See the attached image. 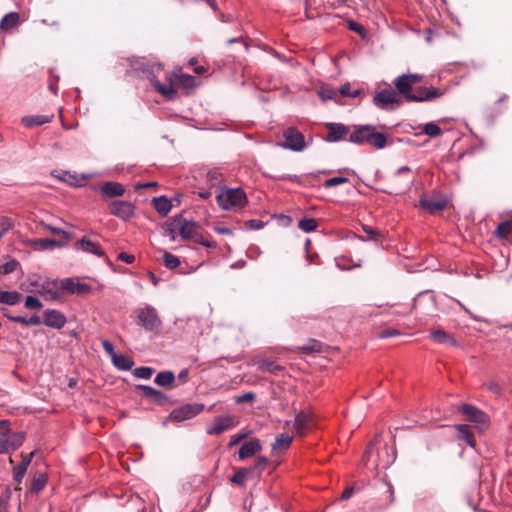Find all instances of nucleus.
<instances>
[{
	"label": "nucleus",
	"instance_id": "obj_1",
	"mask_svg": "<svg viewBox=\"0 0 512 512\" xmlns=\"http://www.w3.org/2000/svg\"><path fill=\"white\" fill-rule=\"evenodd\" d=\"M132 68L141 73V77L149 80L153 88L168 100L176 95L171 81L168 79L163 66L146 58H137L132 62Z\"/></svg>",
	"mask_w": 512,
	"mask_h": 512
},
{
	"label": "nucleus",
	"instance_id": "obj_2",
	"mask_svg": "<svg viewBox=\"0 0 512 512\" xmlns=\"http://www.w3.org/2000/svg\"><path fill=\"white\" fill-rule=\"evenodd\" d=\"M348 141L357 145L368 144L375 149H383L387 146L386 134L378 132L376 127L370 124L356 128L349 134Z\"/></svg>",
	"mask_w": 512,
	"mask_h": 512
},
{
	"label": "nucleus",
	"instance_id": "obj_3",
	"mask_svg": "<svg viewBox=\"0 0 512 512\" xmlns=\"http://www.w3.org/2000/svg\"><path fill=\"white\" fill-rule=\"evenodd\" d=\"M176 230H178L181 240L192 241L207 248H215L217 245L215 241L202 232L201 226H167L165 235L168 236L171 241H175L177 239Z\"/></svg>",
	"mask_w": 512,
	"mask_h": 512
},
{
	"label": "nucleus",
	"instance_id": "obj_4",
	"mask_svg": "<svg viewBox=\"0 0 512 512\" xmlns=\"http://www.w3.org/2000/svg\"><path fill=\"white\" fill-rule=\"evenodd\" d=\"M30 292L39 293L46 301H62L64 298V289L62 288V280L46 278L42 281L31 280Z\"/></svg>",
	"mask_w": 512,
	"mask_h": 512
},
{
	"label": "nucleus",
	"instance_id": "obj_5",
	"mask_svg": "<svg viewBox=\"0 0 512 512\" xmlns=\"http://www.w3.org/2000/svg\"><path fill=\"white\" fill-rule=\"evenodd\" d=\"M216 201L223 210L241 207L246 202V194L241 188H217Z\"/></svg>",
	"mask_w": 512,
	"mask_h": 512
},
{
	"label": "nucleus",
	"instance_id": "obj_6",
	"mask_svg": "<svg viewBox=\"0 0 512 512\" xmlns=\"http://www.w3.org/2000/svg\"><path fill=\"white\" fill-rule=\"evenodd\" d=\"M136 323L143 327L146 331H157L162 325V321L158 316L156 309L151 305L138 308L135 311Z\"/></svg>",
	"mask_w": 512,
	"mask_h": 512
},
{
	"label": "nucleus",
	"instance_id": "obj_7",
	"mask_svg": "<svg viewBox=\"0 0 512 512\" xmlns=\"http://www.w3.org/2000/svg\"><path fill=\"white\" fill-rule=\"evenodd\" d=\"M373 104L380 110L394 111L400 106L398 94L393 89H382L377 92L373 99Z\"/></svg>",
	"mask_w": 512,
	"mask_h": 512
},
{
	"label": "nucleus",
	"instance_id": "obj_8",
	"mask_svg": "<svg viewBox=\"0 0 512 512\" xmlns=\"http://www.w3.org/2000/svg\"><path fill=\"white\" fill-rule=\"evenodd\" d=\"M99 239L100 237L95 233L84 235L82 238L76 241L75 248L85 253L93 254L100 258L105 257L106 260L109 262V258L106 257L105 252L101 247Z\"/></svg>",
	"mask_w": 512,
	"mask_h": 512
},
{
	"label": "nucleus",
	"instance_id": "obj_9",
	"mask_svg": "<svg viewBox=\"0 0 512 512\" xmlns=\"http://www.w3.org/2000/svg\"><path fill=\"white\" fill-rule=\"evenodd\" d=\"M283 138L285 141L281 144V147L285 149L301 152L307 147L304 135L294 127L285 129Z\"/></svg>",
	"mask_w": 512,
	"mask_h": 512
},
{
	"label": "nucleus",
	"instance_id": "obj_10",
	"mask_svg": "<svg viewBox=\"0 0 512 512\" xmlns=\"http://www.w3.org/2000/svg\"><path fill=\"white\" fill-rule=\"evenodd\" d=\"M204 410V404L201 403H189L182 405L181 407L175 408L169 414V420L173 422H182L190 420L195 416L199 415Z\"/></svg>",
	"mask_w": 512,
	"mask_h": 512
},
{
	"label": "nucleus",
	"instance_id": "obj_11",
	"mask_svg": "<svg viewBox=\"0 0 512 512\" xmlns=\"http://www.w3.org/2000/svg\"><path fill=\"white\" fill-rule=\"evenodd\" d=\"M414 181L415 178L412 175V169L409 166L405 165L398 168L392 177V182L395 185L393 192L401 193L409 190Z\"/></svg>",
	"mask_w": 512,
	"mask_h": 512
},
{
	"label": "nucleus",
	"instance_id": "obj_12",
	"mask_svg": "<svg viewBox=\"0 0 512 512\" xmlns=\"http://www.w3.org/2000/svg\"><path fill=\"white\" fill-rule=\"evenodd\" d=\"M25 440V433H0V454L11 453L17 450Z\"/></svg>",
	"mask_w": 512,
	"mask_h": 512
},
{
	"label": "nucleus",
	"instance_id": "obj_13",
	"mask_svg": "<svg viewBox=\"0 0 512 512\" xmlns=\"http://www.w3.org/2000/svg\"><path fill=\"white\" fill-rule=\"evenodd\" d=\"M62 288L64 294L71 295H87L92 292V286L87 283L80 282L77 278L67 277L62 279Z\"/></svg>",
	"mask_w": 512,
	"mask_h": 512
},
{
	"label": "nucleus",
	"instance_id": "obj_14",
	"mask_svg": "<svg viewBox=\"0 0 512 512\" xmlns=\"http://www.w3.org/2000/svg\"><path fill=\"white\" fill-rule=\"evenodd\" d=\"M420 204L425 210L430 213H435L445 208L447 199L440 193H433L431 196L422 197Z\"/></svg>",
	"mask_w": 512,
	"mask_h": 512
},
{
	"label": "nucleus",
	"instance_id": "obj_15",
	"mask_svg": "<svg viewBox=\"0 0 512 512\" xmlns=\"http://www.w3.org/2000/svg\"><path fill=\"white\" fill-rule=\"evenodd\" d=\"M109 211L120 220L128 221L134 215L135 207L127 201H114L110 204Z\"/></svg>",
	"mask_w": 512,
	"mask_h": 512
},
{
	"label": "nucleus",
	"instance_id": "obj_16",
	"mask_svg": "<svg viewBox=\"0 0 512 512\" xmlns=\"http://www.w3.org/2000/svg\"><path fill=\"white\" fill-rule=\"evenodd\" d=\"M470 421L479 424L482 427H487L489 424V418L486 413L478 409L477 407L464 404L459 409Z\"/></svg>",
	"mask_w": 512,
	"mask_h": 512
},
{
	"label": "nucleus",
	"instance_id": "obj_17",
	"mask_svg": "<svg viewBox=\"0 0 512 512\" xmlns=\"http://www.w3.org/2000/svg\"><path fill=\"white\" fill-rule=\"evenodd\" d=\"M326 127L328 129L326 141L330 143L346 140V136L349 134L350 131L348 126L341 123L329 122L326 123Z\"/></svg>",
	"mask_w": 512,
	"mask_h": 512
},
{
	"label": "nucleus",
	"instance_id": "obj_18",
	"mask_svg": "<svg viewBox=\"0 0 512 512\" xmlns=\"http://www.w3.org/2000/svg\"><path fill=\"white\" fill-rule=\"evenodd\" d=\"M235 424L234 418L230 415L217 416L215 423L207 427L206 433L208 435H220L224 431L234 427Z\"/></svg>",
	"mask_w": 512,
	"mask_h": 512
},
{
	"label": "nucleus",
	"instance_id": "obj_19",
	"mask_svg": "<svg viewBox=\"0 0 512 512\" xmlns=\"http://www.w3.org/2000/svg\"><path fill=\"white\" fill-rule=\"evenodd\" d=\"M67 319L65 315L55 309H47L43 312L42 323L48 327L61 329L65 326Z\"/></svg>",
	"mask_w": 512,
	"mask_h": 512
},
{
	"label": "nucleus",
	"instance_id": "obj_20",
	"mask_svg": "<svg viewBox=\"0 0 512 512\" xmlns=\"http://www.w3.org/2000/svg\"><path fill=\"white\" fill-rule=\"evenodd\" d=\"M136 391L140 392L141 395L150 400L151 402L164 405L168 401V396L163 392L156 390L155 388L148 385H137Z\"/></svg>",
	"mask_w": 512,
	"mask_h": 512
},
{
	"label": "nucleus",
	"instance_id": "obj_21",
	"mask_svg": "<svg viewBox=\"0 0 512 512\" xmlns=\"http://www.w3.org/2000/svg\"><path fill=\"white\" fill-rule=\"evenodd\" d=\"M441 95L442 92L435 87H419L414 91L413 95L410 96L409 102H429L439 98Z\"/></svg>",
	"mask_w": 512,
	"mask_h": 512
},
{
	"label": "nucleus",
	"instance_id": "obj_22",
	"mask_svg": "<svg viewBox=\"0 0 512 512\" xmlns=\"http://www.w3.org/2000/svg\"><path fill=\"white\" fill-rule=\"evenodd\" d=\"M396 459L395 452L388 445H384L378 451V459L372 462L374 468L386 469L394 463Z\"/></svg>",
	"mask_w": 512,
	"mask_h": 512
},
{
	"label": "nucleus",
	"instance_id": "obj_23",
	"mask_svg": "<svg viewBox=\"0 0 512 512\" xmlns=\"http://www.w3.org/2000/svg\"><path fill=\"white\" fill-rule=\"evenodd\" d=\"M312 423V414L309 411L302 410L296 415L293 427L297 434L303 437L306 430L312 425Z\"/></svg>",
	"mask_w": 512,
	"mask_h": 512
},
{
	"label": "nucleus",
	"instance_id": "obj_24",
	"mask_svg": "<svg viewBox=\"0 0 512 512\" xmlns=\"http://www.w3.org/2000/svg\"><path fill=\"white\" fill-rule=\"evenodd\" d=\"M394 86L397 93L403 96L407 101H410V96L414 93V84L407 79L406 74H402L395 78Z\"/></svg>",
	"mask_w": 512,
	"mask_h": 512
},
{
	"label": "nucleus",
	"instance_id": "obj_25",
	"mask_svg": "<svg viewBox=\"0 0 512 512\" xmlns=\"http://www.w3.org/2000/svg\"><path fill=\"white\" fill-rule=\"evenodd\" d=\"M262 446L260 444L259 439L254 438L244 442L238 452L239 459L244 460L249 457L254 456L256 453L260 452Z\"/></svg>",
	"mask_w": 512,
	"mask_h": 512
},
{
	"label": "nucleus",
	"instance_id": "obj_26",
	"mask_svg": "<svg viewBox=\"0 0 512 512\" xmlns=\"http://www.w3.org/2000/svg\"><path fill=\"white\" fill-rule=\"evenodd\" d=\"M101 192L108 198L122 196L125 192L124 186L118 182H106L101 187Z\"/></svg>",
	"mask_w": 512,
	"mask_h": 512
},
{
	"label": "nucleus",
	"instance_id": "obj_27",
	"mask_svg": "<svg viewBox=\"0 0 512 512\" xmlns=\"http://www.w3.org/2000/svg\"><path fill=\"white\" fill-rule=\"evenodd\" d=\"M430 338L438 344H445L452 347L457 346L454 337L441 329L431 331Z\"/></svg>",
	"mask_w": 512,
	"mask_h": 512
},
{
	"label": "nucleus",
	"instance_id": "obj_28",
	"mask_svg": "<svg viewBox=\"0 0 512 512\" xmlns=\"http://www.w3.org/2000/svg\"><path fill=\"white\" fill-rule=\"evenodd\" d=\"M293 441V436H290L287 433H282L278 437H276L274 443L272 444V452L273 454H280L282 451L287 450Z\"/></svg>",
	"mask_w": 512,
	"mask_h": 512
},
{
	"label": "nucleus",
	"instance_id": "obj_29",
	"mask_svg": "<svg viewBox=\"0 0 512 512\" xmlns=\"http://www.w3.org/2000/svg\"><path fill=\"white\" fill-rule=\"evenodd\" d=\"M258 369L263 372H269L274 375H278L284 371V367L278 365L272 359H262L257 362Z\"/></svg>",
	"mask_w": 512,
	"mask_h": 512
},
{
	"label": "nucleus",
	"instance_id": "obj_30",
	"mask_svg": "<svg viewBox=\"0 0 512 512\" xmlns=\"http://www.w3.org/2000/svg\"><path fill=\"white\" fill-rule=\"evenodd\" d=\"M255 472V467H245L236 470L235 474L231 477L230 481L234 484L244 486L247 479Z\"/></svg>",
	"mask_w": 512,
	"mask_h": 512
},
{
	"label": "nucleus",
	"instance_id": "obj_31",
	"mask_svg": "<svg viewBox=\"0 0 512 512\" xmlns=\"http://www.w3.org/2000/svg\"><path fill=\"white\" fill-rule=\"evenodd\" d=\"M455 428L458 432L457 439L463 440L470 447H475V440L471 432L470 426L466 424H456Z\"/></svg>",
	"mask_w": 512,
	"mask_h": 512
},
{
	"label": "nucleus",
	"instance_id": "obj_32",
	"mask_svg": "<svg viewBox=\"0 0 512 512\" xmlns=\"http://www.w3.org/2000/svg\"><path fill=\"white\" fill-rule=\"evenodd\" d=\"M152 204L161 216H166L172 207L171 201L165 196L154 197L152 199Z\"/></svg>",
	"mask_w": 512,
	"mask_h": 512
},
{
	"label": "nucleus",
	"instance_id": "obj_33",
	"mask_svg": "<svg viewBox=\"0 0 512 512\" xmlns=\"http://www.w3.org/2000/svg\"><path fill=\"white\" fill-rule=\"evenodd\" d=\"M111 360L115 367L123 371L130 370L134 365L132 358L123 354L113 353Z\"/></svg>",
	"mask_w": 512,
	"mask_h": 512
},
{
	"label": "nucleus",
	"instance_id": "obj_34",
	"mask_svg": "<svg viewBox=\"0 0 512 512\" xmlns=\"http://www.w3.org/2000/svg\"><path fill=\"white\" fill-rule=\"evenodd\" d=\"M20 16L17 12L7 13L0 21V29L7 32L18 25Z\"/></svg>",
	"mask_w": 512,
	"mask_h": 512
},
{
	"label": "nucleus",
	"instance_id": "obj_35",
	"mask_svg": "<svg viewBox=\"0 0 512 512\" xmlns=\"http://www.w3.org/2000/svg\"><path fill=\"white\" fill-rule=\"evenodd\" d=\"M52 119V116L47 115H33V116H25L21 119L22 124L25 127H33L40 126L46 123H49Z\"/></svg>",
	"mask_w": 512,
	"mask_h": 512
},
{
	"label": "nucleus",
	"instance_id": "obj_36",
	"mask_svg": "<svg viewBox=\"0 0 512 512\" xmlns=\"http://www.w3.org/2000/svg\"><path fill=\"white\" fill-rule=\"evenodd\" d=\"M22 295L17 291L0 290V303L6 305H16L20 302Z\"/></svg>",
	"mask_w": 512,
	"mask_h": 512
},
{
	"label": "nucleus",
	"instance_id": "obj_37",
	"mask_svg": "<svg viewBox=\"0 0 512 512\" xmlns=\"http://www.w3.org/2000/svg\"><path fill=\"white\" fill-rule=\"evenodd\" d=\"M42 250H52L56 247L60 248L66 245L65 240H55L50 238L38 239L34 242Z\"/></svg>",
	"mask_w": 512,
	"mask_h": 512
},
{
	"label": "nucleus",
	"instance_id": "obj_38",
	"mask_svg": "<svg viewBox=\"0 0 512 512\" xmlns=\"http://www.w3.org/2000/svg\"><path fill=\"white\" fill-rule=\"evenodd\" d=\"M8 319L13 322L21 323L25 326H37L42 324V319L38 315H33L30 318H26L23 316H11L9 314H4Z\"/></svg>",
	"mask_w": 512,
	"mask_h": 512
},
{
	"label": "nucleus",
	"instance_id": "obj_39",
	"mask_svg": "<svg viewBox=\"0 0 512 512\" xmlns=\"http://www.w3.org/2000/svg\"><path fill=\"white\" fill-rule=\"evenodd\" d=\"M46 483H47L46 474L42 473V472L36 473L32 479L31 488H30L31 492L39 493L40 491H42L45 488Z\"/></svg>",
	"mask_w": 512,
	"mask_h": 512
},
{
	"label": "nucleus",
	"instance_id": "obj_40",
	"mask_svg": "<svg viewBox=\"0 0 512 512\" xmlns=\"http://www.w3.org/2000/svg\"><path fill=\"white\" fill-rule=\"evenodd\" d=\"M174 380H175V375L173 372L162 371L156 375L154 382L159 386L167 387V386H170L174 382Z\"/></svg>",
	"mask_w": 512,
	"mask_h": 512
},
{
	"label": "nucleus",
	"instance_id": "obj_41",
	"mask_svg": "<svg viewBox=\"0 0 512 512\" xmlns=\"http://www.w3.org/2000/svg\"><path fill=\"white\" fill-rule=\"evenodd\" d=\"M427 301L432 308L435 307V301L433 296L428 292H422L414 299V308L420 309L422 304Z\"/></svg>",
	"mask_w": 512,
	"mask_h": 512
},
{
	"label": "nucleus",
	"instance_id": "obj_42",
	"mask_svg": "<svg viewBox=\"0 0 512 512\" xmlns=\"http://www.w3.org/2000/svg\"><path fill=\"white\" fill-rule=\"evenodd\" d=\"M27 463H28V461H21V463L19 465L14 467L13 479L17 484H21L23 478L26 475V472L28 469Z\"/></svg>",
	"mask_w": 512,
	"mask_h": 512
},
{
	"label": "nucleus",
	"instance_id": "obj_43",
	"mask_svg": "<svg viewBox=\"0 0 512 512\" xmlns=\"http://www.w3.org/2000/svg\"><path fill=\"white\" fill-rule=\"evenodd\" d=\"M163 263H164L165 267L168 269H176L177 267L180 266L181 261H180L179 257H177L169 252H164Z\"/></svg>",
	"mask_w": 512,
	"mask_h": 512
},
{
	"label": "nucleus",
	"instance_id": "obj_44",
	"mask_svg": "<svg viewBox=\"0 0 512 512\" xmlns=\"http://www.w3.org/2000/svg\"><path fill=\"white\" fill-rule=\"evenodd\" d=\"M511 234L512 226H496V230L494 232L495 237L502 242L507 241Z\"/></svg>",
	"mask_w": 512,
	"mask_h": 512
},
{
	"label": "nucleus",
	"instance_id": "obj_45",
	"mask_svg": "<svg viewBox=\"0 0 512 512\" xmlns=\"http://www.w3.org/2000/svg\"><path fill=\"white\" fill-rule=\"evenodd\" d=\"M19 265L20 264L17 260L11 259V260L7 261L6 263L0 265V274L8 275L10 273H13L14 271L17 270Z\"/></svg>",
	"mask_w": 512,
	"mask_h": 512
},
{
	"label": "nucleus",
	"instance_id": "obj_46",
	"mask_svg": "<svg viewBox=\"0 0 512 512\" xmlns=\"http://www.w3.org/2000/svg\"><path fill=\"white\" fill-rule=\"evenodd\" d=\"M423 132L430 137H437L442 134L441 128L434 122H428L423 126Z\"/></svg>",
	"mask_w": 512,
	"mask_h": 512
},
{
	"label": "nucleus",
	"instance_id": "obj_47",
	"mask_svg": "<svg viewBox=\"0 0 512 512\" xmlns=\"http://www.w3.org/2000/svg\"><path fill=\"white\" fill-rule=\"evenodd\" d=\"M153 373L154 369L146 366L135 368L133 371V375L140 379H150Z\"/></svg>",
	"mask_w": 512,
	"mask_h": 512
},
{
	"label": "nucleus",
	"instance_id": "obj_48",
	"mask_svg": "<svg viewBox=\"0 0 512 512\" xmlns=\"http://www.w3.org/2000/svg\"><path fill=\"white\" fill-rule=\"evenodd\" d=\"M24 306L30 310H40L43 307L42 302L37 297L31 295L25 298Z\"/></svg>",
	"mask_w": 512,
	"mask_h": 512
},
{
	"label": "nucleus",
	"instance_id": "obj_49",
	"mask_svg": "<svg viewBox=\"0 0 512 512\" xmlns=\"http://www.w3.org/2000/svg\"><path fill=\"white\" fill-rule=\"evenodd\" d=\"M318 95L323 101H327L336 98L338 96V92L329 87H322L318 91Z\"/></svg>",
	"mask_w": 512,
	"mask_h": 512
},
{
	"label": "nucleus",
	"instance_id": "obj_50",
	"mask_svg": "<svg viewBox=\"0 0 512 512\" xmlns=\"http://www.w3.org/2000/svg\"><path fill=\"white\" fill-rule=\"evenodd\" d=\"M339 94L343 97H349V98H357L360 94V91L359 90H353L351 91L350 89V84L349 83H345L344 85L341 86L340 90H339Z\"/></svg>",
	"mask_w": 512,
	"mask_h": 512
},
{
	"label": "nucleus",
	"instance_id": "obj_51",
	"mask_svg": "<svg viewBox=\"0 0 512 512\" xmlns=\"http://www.w3.org/2000/svg\"><path fill=\"white\" fill-rule=\"evenodd\" d=\"M47 227L49 228L50 232L53 235L60 236L59 240H65L66 244L68 243V241L71 237V234L68 231L63 230L58 226H47Z\"/></svg>",
	"mask_w": 512,
	"mask_h": 512
},
{
	"label": "nucleus",
	"instance_id": "obj_52",
	"mask_svg": "<svg viewBox=\"0 0 512 512\" xmlns=\"http://www.w3.org/2000/svg\"><path fill=\"white\" fill-rule=\"evenodd\" d=\"M55 177H57L58 179H60L61 181L63 182H67L71 185H77V177L76 175H73L71 174L70 172L68 171H61L59 174L57 175H54Z\"/></svg>",
	"mask_w": 512,
	"mask_h": 512
},
{
	"label": "nucleus",
	"instance_id": "obj_53",
	"mask_svg": "<svg viewBox=\"0 0 512 512\" xmlns=\"http://www.w3.org/2000/svg\"><path fill=\"white\" fill-rule=\"evenodd\" d=\"M321 344L319 341L311 339L309 344L302 346L300 349L304 353L320 352Z\"/></svg>",
	"mask_w": 512,
	"mask_h": 512
},
{
	"label": "nucleus",
	"instance_id": "obj_54",
	"mask_svg": "<svg viewBox=\"0 0 512 512\" xmlns=\"http://www.w3.org/2000/svg\"><path fill=\"white\" fill-rule=\"evenodd\" d=\"M348 181H349V179L347 177L337 176V177H333V178L326 180L324 183V186L326 188H332V187L338 186L340 184L347 183Z\"/></svg>",
	"mask_w": 512,
	"mask_h": 512
},
{
	"label": "nucleus",
	"instance_id": "obj_55",
	"mask_svg": "<svg viewBox=\"0 0 512 512\" xmlns=\"http://www.w3.org/2000/svg\"><path fill=\"white\" fill-rule=\"evenodd\" d=\"M255 400V394L253 392H246L244 394L235 397L237 404L241 403H252Z\"/></svg>",
	"mask_w": 512,
	"mask_h": 512
},
{
	"label": "nucleus",
	"instance_id": "obj_56",
	"mask_svg": "<svg viewBox=\"0 0 512 512\" xmlns=\"http://www.w3.org/2000/svg\"><path fill=\"white\" fill-rule=\"evenodd\" d=\"M58 81H59V76L54 75L53 72L50 71V81H49L48 88L54 94L57 93V89H58L57 83H58Z\"/></svg>",
	"mask_w": 512,
	"mask_h": 512
},
{
	"label": "nucleus",
	"instance_id": "obj_57",
	"mask_svg": "<svg viewBox=\"0 0 512 512\" xmlns=\"http://www.w3.org/2000/svg\"><path fill=\"white\" fill-rule=\"evenodd\" d=\"M271 220L276 221L278 224H291L292 218L285 214L274 215Z\"/></svg>",
	"mask_w": 512,
	"mask_h": 512
},
{
	"label": "nucleus",
	"instance_id": "obj_58",
	"mask_svg": "<svg viewBox=\"0 0 512 512\" xmlns=\"http://www.w3.org/2000/svg\"><path fill=\"white\" fill-rule=\"evenodd\" d=\"M120 261H123L127 264H132L135 261V256L132 254H128L126 252H121L117 257Z\"/></svg>",
	"mask_w": 512,
	"mask_h": 512
},
{
	"label": "nucleus",
	"instance_id": "obj_59",
	"mask_svg": "<svg viewBox=\"0 0 512 512\" xmlns=\"http://www.w3.org/2000/svg\"><path fill=\"white\" fill-rule=\"evenodd\" d=\"M102 344V347L103 349L105 350V352L111 357V359L113 358V353H116L115 350H114V346L113 344L108 341V340H103L101 342Z\"/></svg>",
	"mask_w": 512,
	"mask_h": 512
},
{
	"label": "nucleus",
	"instance_id": "obj_60",
	"mask_svg": "<svg viewBox=\"0 0 512 512\" xmlns=\"http://www.w3.org/2000/svg\"><path fill=\"white\" fill-rule=\"evenodd\" d=\"M400 335V332L396 329H387L380 333L379 337L382 339Z\"/></svg>",
	"mask_w": 512,
	"mask_h": 512
},
{
	"label": "nucleus",
	"instance_id": "obj_61",
	"mask_svg": "<svg viewBox=\"0 0 512 512\" xmlns=\"http://www.w3.org/2000/svg\"><path fill=\"white\" fill-rule=\"evenodd\" d=\"M221 176V173L217 170H211L207 174L208 179L213 183L219 181L221 179Z\"/></svg>",
	"mask_w": 512,
	"mask_h": 512
},
{
	"label": "nucleus",
	"instance_id": "obj_62",
	"mask_svg": "<svg viewBox=\"0 0 512 512\" xmlns=\"http://www.w3.org/2000/svg\"><path fill=\"white\" fill-rule=\"evenodd\" d=\"M267 462L268 460L266 457H259L252 467H255V471L258 469L262 470L266 466Z\"/></svg>",
	"mask_w": 512,
	"mask_h": 512
},
{
	"label": "nucleus",
	"instance_id": "obj_63",
	"mask_svg": "<svg viewBox=\"0 0 512 512\" xmlns=\"http://www.w3.org/2000/svg\"><path fill=\"white\" fill-rule=\"evenodd\" d=\"M407 76V79L412 82L414 85L420 81H422L423 79V75L421 74H413V73H408L406 74Z\"/></svg>",
	"mask_w": 512,
	"mask_h": 512
},
{
	"label": "nucleus",
	"instance_id": "obj_64",
	"mask_svg": "<svg viewBox=\"0 0 512 512\" xmlns=\"http://www.w3.org/2000/svg\"><path fill=\"white\" fill-rule=\"evenodd\" d=\"M354 493V488L353 487H347L341 494V499L342 500H347L349 499Z\"/></svg>",
	"mask_w": 512,
	"mask_h": 512
}]
</instances>
